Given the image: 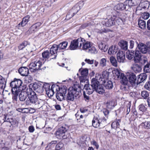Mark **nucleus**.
Masks as SVG:
<instances>
[{
  "label": "nucleus",
  "mask_w": 150,
  "mask_h": 150,
  "mask_svg": "<svg viewBox=\"0 0 150 150\" xmlns=\"http://www.w3.org/2000/svg\"><path fill=\"white\" fill-rule=\"evenodd\" d=\"M18 72L22 76H27L29 74V70L25 67H21L18 69Z\"/></svg>",
  "instance_id": "20"
},
{
  "label": "nucleus",
  "mask_w": 150,
  "mask_h": 150,
  "mask_svg": "<svg viewBox=\"0 0 150 150\" xmlns=\"http://www.w3.org/2000/svg\"><path fill=\"white\" fill-rule=\"evenodd\" d=\"M42 55L43 58L45 59H48L50 57L52 56L50 52L48 50L45 51L42 53Z\"/></svg>",
  "instance_id": "44"
},
{
  "label": "nucleus",
  "mask_w": 150,
  "mask_h": 150,
  "mask_svg": "<svg viewBox=\"0 0 150 150\" xmlns=\"http://www.w3.org/2000/svg\"><path fill=\"white\" fill-rule=\"evenodd\" d=\"M113 76L116 79H118L123 76V74L120 73V71L118 69H115L112 71Z\"/></svg>",
  "instance_id": "22"
},
{
  "label": "nucleus",
  "mask_w": 150,
  "mask_h": 150,
  "mask_svg": "<svg viewBox=\"0 0 150 150\" xmlns=\"http://www.w3.org/2000/svg\"><path fill=\"white\" fill-rule=\"evenodd\" d=\"M42 89H43V91L44 90L46 91V92L47 93V91H51L52 92V88L53 87V86H51V89H50V84L48 83H44L42 82Z\"/></svg>",
  "instance_id": "33"
},
{
  "label": "nucleus",
  "mask_w": 150,
  "mask_h": 150,
  "mask_svg": "<svg viewBox=\"0 0 150 150\" xmlns=\"http://www.w3.org/2000/svg\"><path fill=\"white\" fill-rule=\"evenodd\" d=\"M120 79H121V82L122 84L124 85L122 88L124 90L128 91L131 88H132V86H129L127 85L128 80L127 78L124 76V74L123 76Z\"/></svg>",
  "instance_id": "13"
},
{
  "label": "nucleus",
  "mask_w": 150,
  "mask_h": 150,
  "mask_svg": "<svg viewBox=\"0 0 150 150\" xmlns=\"http://www.w3.org/2000/svg\"><path fill=\"white\" fill-rule=\"evenodd\" d=\"M129 81L132 86L137 85L138 79L136 75L133 73H131L129 74L128 76Z\"/></svg>",
  "instance_id": "14"
},
{
  "label": "nucleus",
  "mask_w": 150,
  "mask_h": 150,
  "mask_svg": "<svg viewBox=\"0 0 150 150\" xmlns=\"http://www.w3.org/2000/svg\"><path fill=\"white\" fill-rule=\"evenodd\" d=\"M138 25L142 29H144L146 28V22L143 20L140 19L139 20Z\"/></svg>",
  "instance_id": "42"
},
{
  "label": "nucleus",
  "mask_w": 150,
  "mask_h": 150,
  "mask_svg": "<svg viewBox=\"0 0 150 150\" xmlns=\"http://www.w3.org/2000/svg\"><path fill=\"white\" fill-rule=\"evenodd\" d=\"M29 42L27 41H24L18 46L19 50H22L28 45H29Z\"/></svg>",
  "instance_id": "46"
},
{
  "label": "nucleus",
  "mask_w": 150,
  "mask_h": 150,
  "mask_svg": "<svg viewBox=\"0 0 150 150\" xmlns=\"http://www.w3.org/2000/svg\"><path fill=\"white\" fill-rule=\"evenodd\" d=\"M37 30H36V28L34 27L32 25V26L29 28L28 31L30 33H32L33 32H35Z\"/></svg>",
  "instance_id": "62"
},
{
  "label": "nucleus",
  "mask_w": 150,
  "mask_h": 150,
  "mask_svg": "<svg viewBox=\"0 0 150 150\" xmlns=\"http://www.w3.org/2000/svg\"><path fill=\"white\" fill-rule=\"evenodd\" d=\"M95 91L99 94H103L105 92V90L101 84L99 86V87L96 88Z\"/></svg>",
  "instance_id": "48"
},
{
  "label": "nucleus",
  "mask_w": 150,
  "mask_h": 150,
  "mask_svg": "<svg viewBox=\"0 0 150 150\" xmlns=\"http://www.w3.org/2000/svg\"><path fill=\"white\" fill-rule=\"evenodd\" d=\"M67 88L66 86L59 88V91L56 93V96L57 99L59 101H62L65 98L67 93Z\"/></svg>",
  "instance_id": "8"
},
{
  "label": "nucleus",
  "mask_w": 150,
  "mask_h": 150,
  "mask_svg": "<svg viewBox=\"0 0 150 150\" xmlns=\"http://www.w3.org/2000/svg\"><path fill=\"white\" fill-rule=\"evenodd\" d=\"M0 84L4 85V87H5L6 81L5 79L1 75H0Z\"/></svg>",
  "instance_id": "59"
},
{
  "label": "nucleus",
  "mask_w": 150,
  "mask_h": 150,
  "mask_svg": "<svg viewBox=\"0 0 150 150\" xmlns=\"http://www.w3.org/2000/svg\"><path fill=\"white\" fill-rule=\"evenodd\" d=\"M149 17V13L148 12L143 13L141 15V18L143 19L146 20L148 19Z\"/></svg>",
  "instance_id": "55"
},
{
  "label": "nucleus",
  "mask_w": 150,
  "mask_h": 150,
  "mask_svg": "<svg viewBox=\"0 0 150 150\" xmlns=\"http://www.w3.org/2000/svg\"><path fill=\"white\" fill-rule=\"evenodd\" d=\"M98 47L101 51L104 52H105L107 50L108 46L106 45L104 42H100L98 45Z\"/></svg>",
  "instance_id": "34"
},
{
  "label": "nucleus",
  "mask_w": 150,
  "mask_h": 150,
  "mask_svg": "<svg viewBox=\"0 0 150 150\" xmlns=\"http://www.w3.org/2000/svg\"><path fill=\"white\" fill-rule=\"evenodd\" d=\"M30 16L29 15H27L24 17L22 21L20 23L22 27L25 26L29 21Z\"/></svg>",
  "instance_id": "39"
},
{
  "label": "nucleus",
  "mask_w": 150,
  "mask_h": 150,
  "mask_svg": "<svg viewBox=\"0 0 150 150\" xmlns=\"http://www.w3.org/2000/svg\"><path fill=\"white\" fill-rule=\"evenodd\" d=\"M84 41V39L81 38L74 40L71 41L69 48L71 50H76L78 47L81 48Z\"/></svg>",
  "instance_id": "5"
},
{
  "label": "nucleus",
  "mask_w": 150,
  "mask_h": 150,
  "mask_svg": "<svg viewBox=\"0 0 150 150\" xmlns=\"http://www.w3.org/2000/svg\"><path fill=\"white\" fill-rule=\"evenodd\" d=\"M131 69L136 73H139L141 71V67L139 65L135 64L131 67Z\"/></svg>",
  "instance_id": "30"
},
{
  "label": "nucleus",
  "mask_w": 150,
  "mask_h": 150,
  "mask_svg": "<svg viewBox=\"0 0 150 150\" xmlns=\"http://www.w3.org/2000/svg\"><path fill=\"white\" fill-rule=\"evenodd\" d=\"M30 86H32L33 89L38 93H41L43 92L42 83H35L32 85H30Z\"/></svg>",
  "instance_id": "16"
},
{
  "label": "nucleus",
  "mask_w": 150,
  "mask_h": 150,
  "mask_svg": "<svg viewBox=\"0 0 150 150\" xmlns=\"http://www.w3.org/2000/svg\"><path fill=\"white\" fill-rule=\"evenodd\" d=\"M139 127H142V129H150V121H146L142 122L140 125Z\"/></svg>",
  "instance_id": "31"
},
{
  "label": "nucleus",
  "mask_w": 150,
  "mask_h": 150,
  "mask_svg": "<svg viewBox=\"0 0 150 150\" xmlns=\"http://www.w3.org/2000/svg\"><path fill=\"white\" fill-rule=\"evenodd\" d=\"M139 51L143 54H148L147 46L145 44L139 42L138 45L137 46V49Z\"/></svg>",
  "instance_id": "15"
},
{
  "label": "nucleus",
  "mask_w": 150,
  "mask_h": 150,
  "mask_svg": "<svg viewBox=\"0 0 150 150\" xmlns=\"http://www.w3.org/2000/svg\"><path fill=\"white\" fill-rule=\"evenodd\" d=\"M79 92L77 91V88L72 87H70L68 90V93L65 96V98L68 101H73L74 98L79 95Z\"/></svg>",
  "instance_id": "3"
},
{
  "label": "nucleus",
  "mask_w": 150,
  "mask_h": 150,
  "mask_svg": "<svg viewBox=\"0 0 150 150\" xmlns=\"http://www.w3.org/2000/svg\"><path fill=\"white\" fill-rule=\"evenodd\" d=\"M42 66V62L40 60H38L37 62L35 61L34 62L30 63L29 65V68L31 71L35 72L37 70L43 69L41 68Z\"/></svg>",
  "instance_id": "11"
},
{
  "label": "nucleus",
  "mask_w": 150,
  "mask_h": 150,
  "mask_svg": "<svg viewBox=\"0 0 150 150\" xmlns=\"http://www.w3.org/2000/svg\"><path fill=\"white\" fill-rule=\"evenodd\" d=\"M79 71L81 72V76H79V79L80 81L81 85H83L82 83H85L86 81L87 83L88 81L87 76L88 74V69L87 68H80Z\"/></svg>",
  "instance_id": "7"
},
{
  "label": "nucleus",
  "mask_w": 150,
  "mask_h": 150,
  "mask_svg": "<svg viewBox=\"0 0 150 150\" xmlns=\"http://www.w3.org/2000/svg\"><path fill=\"white\" fill-rule=\"evenodd\" d=\"M38 98L36 93L32 91L30 88L29 89L28 98L25 101V104L26 105H30L37 100Z\"/></svg>",
  "instance_id": "6"
},
{
  "label": "nucleus",
  "mask_w": 150,
  "mask_h": 150,
  "mask_svg": "<svg viewBox=\"0 0 150 150\" xmlns=\"http://www.w3.org/2000/svg\"><path fill=\"white\" fill-rule=\"evenodd\" d=\"M118 44L122 49L124 50H127L128 48L127 42L123 40H121Z\"/></svg>",
  "instance_id": "29"
},
{
  "label": "nucleus",
  "mask_w": 150,
  "mask_h": 150,
  "mask_svg": "<svg viewBox=\"0 0 150 150\" xmlns=\"http://www.w3.org/2000/svg\"><path fill=\"white\" fill-rule=\"evenodd\" d=\"M110 62L112 65L115 67H117V61L115 58L113 56H111L110 58Z\"/></svg>",
  "instance_id": "47"
},
{
  "label": "nucleus",
  "mask_w": 150,
  "mask_h": 150,
  "mask_svg": "<svg viewBox=\"0 0 150 150\" xmlns=\"http://www.w3.org/2000/svg\"><path fill=\"white\" fill-rule=\"evenodd\" d=\"M144 71L147 73L150 72V61L144 67Z\"/></svg>",
  "instance_id": "52"
},
{
  "label": "nucleus",
  "mask_w": 150,
  "mask_h": 150,
  "mask_svg": "<svg viewBox=\"0 0 150 150\" xmlns=\"http://www.w3.org/2000/svg\"><path fill=\"white\" fill-rule=\"evenodd\" d=\"M83 43L82 45H83L82 49L83 50H87L92 46L91 43L90 42H86L85 39L84 41H83Z\"/></svg>",
  "instance_id": "35"
},
{
  "label": "nucleus",
  "mask_w": 150,
  "mask_h": 150,
  "mask_svg": "<svg viewBox=\"0 0 150 150\" xmlns=\"http://www.w3.org/2000/svg\"><path fill=\"white\" fill-rule=\"evenodd\" d=\"M117 58L119 62H124L125 60V53L122 51L119 52L117 54Z\"/></svg>",
  "instance_id": "19"
},
{
  "label": "nucleus",
  "mask_w": 150,
  "mask_h": 150,
  "mask_svg": "<svg viewBox=\"0 0 150 150\" xmlns=\"http://www.w3.org/2000/svg\"><path fill=\"white\" fill-rule=\"evenodd\" d=\"M59 48L57 45L54 44L50 48V53L52 56L54 55V57L51 58V59H56L57 56V53Z\"/></svg>",
  "instance_id": "18"
},
{
  "label": "nucleus",
  "mask_w": 150,
  "mask_h": 150,
  "mask_svg": "<svg viewBox=\"0 0 150 150\" xmlns=\"http://www.w3.org/2000/svg\"><path fill=\"white\" fill-rule=\"evenodd\" d=\"M10 86L11 88V91H13V92L16 91L21 92L25 90L26 87L22 80L16 78L14 79L13 81L10 83Z\"/></svg>",
  "instance_id": "2"
},
{
  "label": "nucleus",
  "mask_w": 150,
  "mask_h": 150,
  "mask_svg": "<svg viewBox=\"0 0 150 150\" xmlns=\"http://www.w3.org/2000/svg\"><path fill=\"white\" fill-rule=\"evenodd\" d=\"M141 96L144 99H150L149 93L146 91H144L141 92Z\"/></svg>",
  "instance_id": "43"
},
{
  "label": "nucleus",
  "mask_w": 150,
  "mask_h": 150,
  "mask_svg": "<svg viewBox=\"0 0 150 150\" xmlns=\"http://www.w3.org/2000/svg\"><path fill=\"white\" fill-rule=\"evenodd\" d=\"M86 93L83 92V96L84 99L86 102H88L90 100V97L89 95H86Z\"/></svg>",
  "instance_id": "57"
},
{
  "label": "nucleus",
  "mask_w": 150,
  "mask_h": 150,
  "mask_svg": "<svg viewBox=\"0 0 150 150\" xmlns=\"http://www.w3.org/2000/svg\"><path fill=\"white\" fill-rule=\"evenodd\" d=\"M115 23H117L118 25L124 24V23L125 21V19H122L120 18H117L116 20H115Z\"/></svg>",
  "instance_id": "50"
},
{
  "label": "nucleus",
  "mask_w": 150,
  "mask_h": 150,
  "mask_svg": "<svg viewBox=\"0 0 150 150\" xmlns=\"http://www.w3.org/2000/svg\"><path fill=\"white\" fill-rule=\"evenodd\" d=\"M4 122H7L10 123L12 126L16 125L18 124V122L9 114L6 113L3 115Z\"/></svg>",
  "instance_id": "10"
},
{
  "label": "nucleus",
  "mask_w": 150,
  "mask_h": 150,
  "mask_svg": "<svg viewBox=\"0 0 150 150\" xmlns=\"http://www.w3.org/2000/svg\"><path fill=\"white\" fill-rule=\"evenodd\" d=\"M83 92L86 93L88 95L91 94L95 91L91 84H85L83 89Z\"/></svg>",
  "instance_id": "17"
},
{
  "label": "nucleus",
  "mask_w": 150,
  "mask_h": 150,
  "mask_svg": "<svg viewBox=\"0 0 150 150\" xmlns=\"http://www.w3.org/2000/svg\"><path fill=\"white\" fill-rule=\"evenodd\" d=\"M147 82H146L144 85V88L146 90L150 91V80Z\"/></svg>",
  "instance_id": "61"
},
{
  "label": "nucleus",
  "mask_w": 150,
  "mask_h": 150,
  "mask_svg": "<svg viewBox=\"0 0 150 150\" xmlns=\"http://www.w3.org/2000/svg\"><path fill=\"white\" fill-rule=\"evenodd\" d=\"M88 50V52L92 54H95L97 53L98 51L96 48L94 46L91 47Z\"/></svg>",
  "instance_id": "49"
},
{
  "label": "nucleus",
  "mask_w": 150,
  "mask_h": 150,
  "mask_svg": "<svg viewBox=\"0 0 150 150\" xmlns=\"http://www.w3.org/2000/svg\"><path fill=\"white\" fill-rule=\"evenodd\" d=\"M139 110L142 112H144L146 110L147 108L143 104L140 105L139 106Z\"/></svg>",
  "instance_id": "56"
},
{
  "label": "nucleus",
  "mask_w": 150,
  "mask_h": 150,
  "mask_svg": "<svg viewBox=\"0 0 150 150\" xmlns=\"http://www.w3.org/2000/svg\"><path fill=\"white\" fill-rule=\"evenodd\" d=\"M102 111L105 117L108 118L109 114V111L106 108H104Z\"/></svg>",
  "instance_id": "58"
},
{
  "label": "nucleus",
  "mask_w": 150,
  "mask_h": 150,
  "mask_svg": "<svg viewBox=\"0 0 150 150\" xmlns=\"http://www.w3.org/2000/svg\"><path fill=\"white\" fill-rule=\"evenodd\" d=\"M141 64H142L144 65L146 63H147L148 62V59L147 58L144 56H142L140 59H139V61L138 62Z\"/></svg>",
  "instance_id": "45"
},
{
  "label": "nucleus",
  "mask_w": 150,
  "mask_h": 150,
  "mask_svg": "<svg viewBox=\"0 0 150 150\" xmlns=\"http://www.w3.org/2000/svg\"><path fill=\"white\" fill-rule=\"evenodd\" d=\"M29 89L27 90V91H21L19 94V97L20 100L21 101H24L28 97Z\"/></svg>",
  "instance_id": "21"
},
{
  "label": "nucleus",
  "mask_w": 150,
  "mask_h": 150,
  "mask_svg": "<svg viewBox=\"0 0 150 150\" xmlns=\"http://www.w3.org/2000/svg\"><path fill=\"white\" fill-rule=\"evenodd\" d=\"M85 61L88 64H92L94 63V60H91L89 59H86L85 60Z\"/></svg>",
  "instance_id": "63"
},
{
  "label": "nucleus",
  "mask_w": 150,
  "mask_h": 150,
  "mask_svg": "<svg viewBox=\"0 0 150 150\" xmlns=\"http://www.w3.org/2000/svg\"><path fill=\"white\" fill-rule=\"evenodd\" d=\"M68 129L65 127L62 126L59 128L56 132L57 137L60 139H65L67 138V135L66 134Z\"/></svg>",
  "instance_id": "9"
},
{
  "label": "nucleus",
  "mask_w": 150,
  "mask_h": 150,
  "mask_svg": "<svg viewBox=\"0 0 150 150\" xmlns=\"http://www.w3.org/2000/svg\"><path fill=\"white\" fill-rule=\"evenodd\" d=\"M28 129L29 132L30 133L33 132L35 130V128L32 125L29 126L28 127Z\"/></svg>",
  "instance_id": "64"
},
{
  "label": "nucleus",
  "mask_w": 150,
  "mask_h": 150,
  "mask_svg": "<svg viewBox=\"0 0 150 150\" xmlns=\"http://www.w3.org/2000/svg\"><path fill=\"white\" fill-rule=\"evenodd\" d=\"M134 51H128L126 53V57L128 59L131 60L134 57Z\"/></svg>",
  "instance_id": "41"
},
{
  "label": "nucleus",
  "mask_w": 150,
  "mask_h": 150,
  "mask_svg": "<svg viewBox=\"0 0 150 150\" xmlns=\"http://www.w3.org/2000/svg\"><path fill=\"white\" fill-rule=\"evenodd\" d=\"M129 8L133 6H137L140 4L141 0H127Z\"/></svg>",
  "instance_id": "26"
},
{
  "label": "nucleus",
  "mask_w": 150,
  "mask_h": 150,
  "mask_svg": "<svg viewBox=\"0 0 150 150\" xmlns=\"http://www.w3.org/2000/svg\"><path fill=\"white\" fill-rule=\"evenodd\" d=\"M99 119L97 117H94L92 121V125L93 127H99Z\"/></svg>",
  "instance_id": "38"
},
{
  "label": "nucleus",
  "mask_w": 150,
  "mask_h": 150,
  "mask_svg": "<svg viewBox=\"0 0 150 150\" xmlns=\"http://www.w3.org/2000/svg\"><path fill=\"white\" fill-rule=\"evenodd\" d=\"M99 127L100 128L104 127L107 125L106 119L105 117L99 119Z\"/></svg>",
  "instance_id": "36"
},
{
  "label": "nucleus",
  "mask_w": 150,
  "mask_h": 150,
  "mask_svg": "<svg viewBox=\"0 0 150 150\" xmlns=\"http://www.w3.org/2000/svg\"><path fill=\"white\" fill-rule=\"evenodd\" d=\"M106 59L103 58L101 59L100 61V64L101 66L103 67L106 66Z\"/></svg>",
  "instance_id": "54"
},
{
  "label": "nucleus",
  "mask_w": 150,
  "mask_h": 150,
  "mask_svg": "<svg viewBox=\"0 0 150 150\" xmlns=\"http://www.w3.org/2000/svg\"><path fill=\"white\" fill-rule=\"evenodd\" d=\"M127 0L123 3H120L116 5L114 8H109L108 10L107 14L108 16H113L114 17H116L119 16L123 11H127L130 8Z\"/></svg>",
  "instance_id": "1"
},
{
  "label": "nucleus",
  "mask_w": 150,
  "mask_h": 150,
  "mask_svg": "<svg viewBox=\"0 0 150 150\" xmlns=\"http://www.w3.org/2000/svg\"><path fill=\"white\" fill-rule=\"evenodd\" d=\"M34 105L36 109H39L42 107L44 105L43 100L41 99H37V100L35 101V103L33 104Z\"/></svg>",
  "instance_id": "27"
},
{
  "label": "nucleus",
  "mask_w": 150,
  "mask_h": 150,
  "mask_svg": "<svg viewBox=\"0 0 150 150\" xmlns=\"http://www.w3.org/2000/svg\"><path fill=\"white\" fill-rule=\"evenodd\" d=\"M111 16V17L109 19L106 18L103 19L101 22V23L103 25H105V26L107 27L111 26L112 25H115V19L116 17H114L113 16Z\"/></svg>",
  "instance_id": "12"
},
{
  "label": "nucleus",
  "mask_w": 150,
  "mask_h": 150,
  "mask_svg": "<svg viewBox=\"0 0 150 150\" xmlns=\"http://www.w3.org/2000/svg\"><path fill=\"white\" fill-rule=\"evenodd\" d=\"M13 95L12 96V99L13 100L16 101L17 100V97L20 91H16L15 92H13V91H11Z\"/></svg>",
  "instance_id": "51"
},
{
  "label": "nucleus",
  "mask_w": 150,
  "mask_h": 150,
  "mask_svg": "<svg viewBox=\"0 0 150 150\" xmlns=\"http://www.w3.org/2000/svg\"><path fill=\"white\" fill-rule=\"evenodd\" d=\"M64 145L62 142H59L55 146V148L57 149L60 150L63 146Z\"/></svg>",
  "instance_id": "60"
},
{
  "label": "nucleus",
  "mask_w": 150,
  "mask_h": 150,
  "mask_svg": "<svg viewBox=\"0 0 150 150\" xmlns=\"http://www.w3.org/2000/svg\"><path fill=\"white\" fill-rule=\"evenodd\" d=\"M68 44V42L67 41L63 42L59 45H57L59 48V50H63L65 49Z\"/></svg>",
  "instance_id": "40"
},
{
  "label": "nucleus",
  "mask_w": 150,
  "mask_h": 150,
  "mask_svg": "<svg viewBox=\"0 0 150 150\" xmlns=\"http://www.w3.org/2000/svg\"><path fill=\"white\" fill-rule=\"evenodd\" d=\"M142 56L141 53L138 50L134 51V60L135 63H138Z\"/></svg>",
  "instance_id": "24"
},
{
  "label": "nucleus",
  "mask_w": 150,
  "mask_h": 150,
  "mask_svg": "<svg viewBox=\"0 0 150 150\" xmlns=\"http://www.w3.org/2000/svg\"><path fill=\"white\" fill-rule=\"evenodd\" d=\"M121 122V119H116L115 120L112 122L111 124L112 128L116 129L117 128H119Z\"/></svg>",
  "instance_id": "25"
},
{
  "label": "nucleus",
  "mask_w": 150,
  "mask_h": 150,
  "mask_svg": "<svg viewBox=\"0 0 150 150\" xmlns=\"http://www.w3.org/2000/svg\"><path fill=\"white\" fill-rule=\"evenodd\" d=\"M116 105L113 100H108L106 103V106L108 109H112Z\"/></svg>",
  "instance_id": "32"
},
{
  "label": "nucleus",
  "mask_w": 150,
  "mask_h": 150,
  "mask_svg": "<svg viewBox=\"0 0 150 150\" xmlns=\"http://www.w3.org/2000/svg\"><path fill=\"white\" fill-rule=\"evenodd\" d=\"M80 6H79L78 5H76L75 6H74L72 8V10H74L76 9V8H77V12H73V13L71 15H70L69 13H68L67 14V15L66 17H68V18H71L75 14H76L77 12L80 9Z\"/></svg>",
  "instance_id": "37"
},
{
  "label": "nucleus",
  "mask_w": 150,
  "mask_h": 150,
  "mask_svg": "<svg viewBox=\"0 0 150 150\" xmlns=\"http://www.w3.org/2000/svg\"><path fill=\"white\" fill-rule=\"evenodd\" d=\"M115 47L111 46L108 50V53L110 54H114L116 52V50L115 49Z\"/></svg>",
  "instance_id": "53"
},
{
  "label": "nucleus",
  "mask_w": 150,
  "mask_h": 150,
  "mask_svg": "<svg viewBox=\"0 0 150 150\" xmlns=\"http://www.w3.org/2000/svg\"><path fill=\"white\" fill-rule=\"evenodd\" d=\"M103 85L105 88L107 89H111L113 87V83L110 80L107 81L106 82L105 79H104V82L103 83Z\"/></svg>",
  "instance_id": "28"
},
{
  "label": "nucleus",
  "mask_w": 150,
  "mask_h": 150,
  "mask_svg": "<svg viewBox=\"0 0 150 150\" xmlns=\"http://www.w3.org/2000/svg\"><path fill=\"white\" fill-rule=\"evenodd\" d=\"M104 78L101 75L96 76L95 78L92 79L91 81V84L94 88L95 90L99 87L101 84H103L104 82Z\"/></svg>",
  "instance_id": "4"
},
{
  "label": "nucleus",
  "mask_w": 150,
  "mask_h": 150,
  "mask_svg": "<svg viewBox=\"0 0 150 150\" xmlns=\"http://www.w3.org/2000/svg\"><path fill=\"white\" fill-rule=\"evenodd\" d=\"M147 78V75L145 73L140 74L137 76V85L144 81Z\"/></svg>",
  "instance_id": "23"
}]
</instances>
